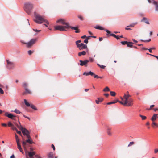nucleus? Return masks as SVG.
<instances>
[{"label": "nucleus", "mask_w": 158, "mask_h": 158, "mask_svg": "<svg viewBox=\"0 0 158 158\" xmlns=\"http://www.w3.org/2000/svg\"><path fill=\"white\" fill-rule=\"evenodd\" d=\"M34 15L36 19L34 20V21L36 23L38 24H41L43 22H44L47 24H49V22L47 20L44 19L42 16L35 12H34Z\"/></svg>", "instance_id": "obj_1"}, {"label": "nucleus", "mask_w": 158, "mask_h": 158, "mask_svg": "<svg viewBox=\"0 0 158 158\" xmlns=\"http://www.w3.org/2000/svg\"><path fill=\"white\" fill-rule=\"evenodd\" d=\"M33 7V5L30 2L26 3L24 4V10L28 15H30Z\"/></svg>", "instance_id": "obj_2"}, {"label": "nucleus", "mask_w": 158, "mask_h": 158, "mask_svg": "<svg viewBox=\"0 0 158 158\" xmlns=\"http://www.w3.org/2000/svg\"><path fill=\"white\" fill-rule=\"evenodd\" d=\"M69 25L66 24L65 26H57L54 27L55 30H58L60 31H66V29L69 28Z\"/></svg>", "instance_id": "obj_3"}, {"label": "nucleus", "mask_w": 158, "mask_h": 158, "mask_svg": "<svg viewBox=\"0 0 158 158\" xmlns=\"http://www.w3.org/2000/svg\"><path fill=\"white\" fill-rule=\"evenodd\" d=\"M36 40V39H32L29 42L24 44H27V47H30L35 42Z\"/></svg>", "instance_id": "obj_4"}, {"label": "nucleus", "mask_w": 158, "mask_h": 158, "mask_svg": "<svg viewBox=\"0 0 158 158\" xmlns=\"http://www.w3.org/2000/svg\"><path fill=\"white\" fill-rule=\"evenodd\" d=\"M6 61L7 63V67L8 69H10L14 67V64L13 62L9 61L8 60H6Z\"/></svg>", "instance_id": "obj_5"}, {"label": "nucleus", "mask_w": 158, "mask_h": 158, "mask_svg": "<svg viewBox=\"0 0 158 158\" xmlns=\"http://www.w3.org/2000/svg\"><path fill=\"white\" fill-rule=\"evenodd\" d=\"M24 102L25 104V105L27 107L30 106L31 108L33 109L34 110H37V108L34 106V105H33L32 104H31L28 102L27 100L25 99H24Z\"/></svg>", "instance_id": "obj_6"}, {"label": "nucleus", "mask_w": 158, "mask_h": 158, "mask_svg": "<svg viewBox=\"0 0 158 158\" xmlns=\"http://www.w3.org/2000/svg\"><path fill=\"white\" fill-rule=\"evenodd\" d=\"M80 45H79V47H77V48H79V50H81L84 49H86L87 50V51H88V49L86 44H85L83 43H81V44Z\"/></svg>", "instance_id": "obj_7"}, {"label": "nucleus", "mask_w": 158, "mask_h": 158, "mask_svg": "<svg viewBox=\"0 0 158 158\" xmlns=\"http://www.w3.org/2000/svg\"><path fill=\"white\" fill-rule=\"evenodd\" d=\"M5 116L8 117V118L11 119L12 120H16L15 118L16 117V116L13 115L11 113H8V112H6L5 113Z\"/></svg>", "instance_id": "obj_8"}, {"label": "nucleus", "mask_w": 158, "mask_h": 158, "mask_svg": "<svg viewBox=\"0 0 158 158\" xmlns=\"http://www.w3.org/2000/svg\"><path fill=\"white\" fill-rule=\"evenodd\" d=\"M20 129L22 131V132L23 134L25 135L29 133V131L25 128H23L22 126H21Z\"/></svg>", "instance_id": "obj_9"}, {"label": "nucleus", "mask_w": 158, "mask_h": 158, "mask_svg": "<svg viewBox=\"0 0 158 158\" xmlns=\"http://www.w3.org/2000/svg\"><path fill=\"white\" fill-rule=\"evenodd\" d=\"M56 23L59 24H61L63 25H68V23H66L65 20L63 19H60L56 21Z\"/></svg>", "instance_id": "obj_10"}, {"label": "nucleus", "mask_w": 158, "mask_h": 158, "mask_svg": "<svg viewBox=\"0 0 158 158\" xmlns=\"http://www.w3.org/2000/svg\"><path fill=\"white\" fill-rule=\"evenodd\" d=\"M79 62H80V64H78V65H80L81 66H87V64L88 63V60H80Z\"/></svg>", "instance_id": "obj_11"}, {"label": "nucleus", "mask_w": 158, "mask_h": 158, "mask_svg": "<svg viewBox=\"0 0 158 158\" xmlns=\"http://www.w3.org/2000/svg\"><path fill=\"white\" fill-rule=\"evenodd\" d=\"M127 101L125 100V101L127 102V105L128 106H131L133 104L132 99L131 98H130L127 100Z\"/></svg>", "instance_id": "obj_12"}, {"label": "nucleus", "mask_w": 158, "mask_h": 158, "mask_svg": "<svg viewBox=\"0 0 158 158\" xmlns=\"http://www.w3.org/2000/svg\"><path fill=\"white\" fill-rule=\"evenodd\" d=\"M149 19L146 17H143L141 20V22H144L147 24H149L150 23L149 22Z\"/></svg>", "instance_id": "obj_13"}, {"label": "nucleus", "mask_w": 158, "mask_h": 158, "mask_svg": "<svg viewBox=\"0 0 158 158\" xmlns=\"http://www.w3.org/2000/svg\"><path fill=\"white\" fill-rule=\"evenodd\" d=\"M24 89L25 91L23 92L22 94L23 95H24L27 94H31V91L28 88Z\"/></svg>", "instance_id": "obj_14"}, {"label": "nucleus", "mask_w": 158, "mask_h": 158, "mask_svg": "<svg viewBox=\"0 0 158 158\" xmlns=\"http://www.w3.org/2000/svg\"><path fill=\"white\" fill-rule=\"evenodd\" d=\"M35 154V152H28V156L29 158H34L33 156Z\"/></svg>", "instance_id": "obj_15"}, {"label": "nucleus", "mask_w": 158, "mask_h": 158, "mask_svg": "<svg viewBox=\"0 0 158 158\" xmlns=\"http://www.w3.org/2000/svg\"><path fill=\"white\" fill-rule=\"evenodd\" d=\"M86 52L85 51H84L82 52H79L78 53V56H80L81 55H83V56L85 55H86Z\"/></svg>", "instance_id": "obj_16"}, {"label": "nucleus", "mask_w": 158, "mask_h": 158, "mask_svg": "<svg viewBox=\"0 0 158 158\" xmlns=\"http://www.w3.org/2000/svg\"><path fill=\"white\" fill-rule=\"evenodd\" d=\"M121 43L123 45H125V44H127V43H130L131 44H133V43L132 42H127V41H121Z\"/></svg>", "instance_id": "obj_17"}, {"label": "nucleus", "mask_w": 158, "mask_h": 158, "mask_svg": "<svg viewBox=\"0 0 158 158\" xmlns=\"http://www.w3.org/2000/svg\"><path fill=\"white\" fill-rule=\"evenodd\" d=\"M157 114H154L153 116H152V118H151V120L152 121H155L156 120V118H157Z\"/></svg>", "instance_id": "obj_18"}, {"label": "nucleus", "mask_w": 158, "mask_h": 158, "mask_svg": "<svg viewBox=\"0 0 158 158\" xmlns=\"http://www.w3.org/2000/svg\"><path fill=\"white\" fill-rule=\"evenodd\" d=\"M94 28L97 29L105 30V29L104 28L100 26H96Z\"/></svg>", "instance_id": "obj_19"}, {"label": "nucleus", "mask_w": 158, "mask_h": 158, "mask_svg": "<svg viewBox=\"0 0 158 158\" xmlns=\"http://www.w3.org/2000/svg\"><path fill=\"white\" fill-rule=\"evenodd\" d=\"M17 145V147H18V148L19 150V151L22 152V153H23V150L21 148V145L20 143H18Z\"/></svg>", "instance_id": "obj_20"}, {"label": "nucleus", "mask_w": 158, "mask_h": 158, "mask_svg": "<svg viewBox=\"0 0 158 158\" xmlns=\"http://www.w3.org/2000/svg\"><path fill=\"white\" fill-rule=\"evenodd\" d=\"M130 96H131L129 94L126 95V94H124V97L125 98V100L127 101V100L129 99L128 98Z\"/></svg>", "instance_id": "obj_21"}, {"label": "nucleus", "mask_w": 158, "mask_h": 158, "mask_svg": "<svg viewBox=\"0 0 158 158\" xmlns=\"http://www.w3.org/2000/svg\"><path fill=\"white\" fill-rule=\"evenodd\" d=\"M53 153L52 152H50L48 154L49 158H53Z\"/></svg>", "instance_id": "obj_22"}, {"label": "nucleus", "mask_w": 158, "mask_h": 158, "mask_svg": "<svg viewBox=\"0 0 158 158\" xmlns=\"http://www.w3.org/2000/svg\"><path fill=\"white\" fill-rule=\"evenodd\" d=\"M27 85V84L26 83H23L22 85V86L24 87V89L28 88Z\"/></svg>", "instance_id": "obj_23"}, {"label": "nucleus", "mask_w": 158, "mask_h": 158, "mask_svg": "<svg viewBox=\"0 0 158 158\" xmlns=\"http://www.w3.org/2000/svg\"><path fill=\"white\" fill-rule=\"evenodd\" d=\"M69 28H71L72 29L77 30H78V27H72L69 26Z\"/></svg>", "instance_id": "obj_24"}, {"label": "nucleus", "mask_w": 158, "mask_h": 158, "mask_svg": "<svg viewBox=\"0 0 158 158\" xmlns=\"http://www.w3.org/2000/svg\"><path fill=\"white\" fill-rule=\"evenodd\" d=\"M81 40H78L76 41V44L77 47L79 46V45L81 44V43L79 44V43H81Z\"/></svg>", "instance_id": "obj_25"}, {"label": "nucleus", "mask_w": 158, "mask_h": 158, "mask_svg": "<svg viewBox=\"0 0 158 158\" xmlns=\"http://www.w3.org/2000/svg\"><path fill=\"white\" fill-rule=\"evenodd\" d=\"M31 139H27L26 140V142L27 143H28L29 144H31L34 143L32 141V140H31Z\"/></svg>", "instance_id": "obj_26"}, {"label": "nucleus", "mask_w": 158, "mask_h": 158, "mask_svg": "<svg viewBox=\"0 0 158 158\" xmlns=\"http://www.w3.org/2000/svg\"><path fill=\"white\" fill-rule=\"evenodd\" d=\"M110 130L111 129L109 128H108L107 129V133L108 134V135L110 136L111 135V133L110 131Z\"/></svg>", "instance_id": "obj_27"}, {"label": "nucleus", "mask_w": 158, "mask_h": 158, "mask_svg": "<svg viewBox=\"0 0 158 158\" xmlns=\"http://www.w3.org/2000/svg\"><path fill=\"white\" fill-rule=\"evenodd\" d=\"M120 103L121 104L124 105V106L127 105V102L125 101V100L124 101V102H123L121 101H119L118 100V102Z\"/></svg>", "instance_id": "obj_28"}, {"label": "nucleus", "mask_w": 158, "mask_h": 158, "mask_svg": "<svg viewBox=\"0 0 158 158\" xmlns=\"http://www.w3.org/2000/svg\"><path fill=\"white\" fill-rule=\"evenodd\" d=\"M152 126L153 127H154V126H156L157 127H158V125L155 122H153L152 124Z\"/></svg>", "instance_id": "obj_29"}, {"label": "nucleus", "mask_w": 158, "mask_h": 158, "mask_svg": "<svg viewBox=\"0 0 158 158\" xmlns=\"http://www.w3.org/2000/svg\"><path fill=\"white\" fill-rule=\"evenodd\" d=\"M13 111L17 114H20L22 113L20 111L17 109H15Z\"/></svg>", "instance_id": "obj_30"}, {"label": "nucleus", "mask_w": 158, "mask_h": 158, "mask_svg": "<svg viewBox=\"0 0 158 158\" xmlns=\"http://www.w3.org/2000/svg\"><path fill=\"white\" fill-rule=\"evenodd\" d=\"M137 22H135V23H132L131 24H130L129 25V27H134V26L137 24Z\"/></svg>", "instance_id": "obj_31"}, {"label": "nucleus", "mask_w": 158, "mask_h": 158, "mask_svg": "<svg viewBox=\"0 0 158 158\" xmlns=\"http://www.w3.org/2000/svg\"><path fill=\"white\" fill-rule=\"evenodd\" d=\"M110 90V89L108 87H106L103 90L104 92L109 91Z\"/></svg>", "instance_id": "obj_32"}, {"label": "nucleus", "mask_w": 158, "mask_h": 158, "mask_svg": "<svg viewBox=\"0 0 158 158\" xmlns=\"http://www.w3.org/2000/svg\"><path fill=\"white\" fill-rule=\"evenodd\" d=\"M110 94L112 96H114L116 95V93L114 91H111L110 92Z\"/></svg>", "instance_id": "obj_33"}, {"label": "nucleus", "mask_w": 158, "mask_h": 158, "mask_svg": "<svg viewBox=\"0 0 158 158\" xmlns=\"http://www.w3.org/2000/svg\"><path fill=\"white\" fill-rule=\"evenodd\" d=\"M88 73L89 75H90L91 76H94V75H95L93 72L91 71L88 72Z\"/></svg>", "instance_id": "obj_34"}, {"label": "nucleus", "mask_w": 158, "mask_h": 158, "mask_svg": "<svg viewBox=\"0 0 158 158\" xmlns=\"http://www.w3.org/2000/svg\"><path fill=\"white\" fill-rule=\"evenodd\" d=\"M139 116L142 118V119L143 120H144L146 118V117L145 116L140 115Z\"/></svg>", "instance_id": "obj_35"}, {"label": "nucleus", "mask_w": 158, "mask_h": 158, "mask_svg": "<svg viewBox=\"0 0 158 158\" xmlns=\"http://www.w3.org/2000/svg\"><path fill=\"white\" fill-rule=\"evenodd\" d=\"M97 65L99 66L102 69H104L105 67V66L102 65H100L98 64H97Z\"/></svg>", "instance_id": "obj_36"}, {"label": "nucleus", "mask_w": 158, "mask_h": 158, "mask_svg": "<svg viewBox=\"0 0 158 158\" xmlns=\"http://www.w3.org/2000/svg\"><path fill=\"white\" fill-rule=\"evenodd\" d=\"M107 32V34H106V35H108L109 34H110L111 33V32H110V31H109V30H108L107 29H106V30H105Z\"/></svg>", "instance_id": "obj_37"}, {"label": "nucleus", "mask_w": 158, "mask_h": 158, "mask_svg": "<svg viewBox=\"0 0 158 158\" xmlns=\"http://www.w3.org/2000/svg\"><path fill=\"white\" fill-rule=\"evenodd\" d=\"M94 77L95 78H102V77H99L98 75H95V74L94 75Z\"/></svg>", "instance_id": "obj_38"}, {"label": "nucleus", "mask_w": 158, "mask_h": 158, "mask_svg": "<svg viewBox=\"0 0 158 158\" xmlns=\"http://www.w3.org/2000/svg\"><path fill=\"white\" fill-rule=\"evenodd\" d=\"M28 53L29 55H31L33 52L31 50H29L28 51Z\"/></svg>", "instance_id": "obj_39"}, {"label": "nucleus", "mask_w": 158, "mask_h": 158, "mask_svg": "<svg viewBox=\"0 0 158 158\" xmlns=\"http://www.w3.org/2000/svg\"><path fill=\"white\" fill-rule=\"evenodd\" d=\"M78 17L81 20H83L84 19L83 17L81 15H78Z\"/></svg>", "instance_id": "obj_40"}, {"label": "nucleus", "mask_w": 158, "mask_h": 158, "mask_svg": "<svg viewBox=\"0 0 158 158\" xmlns=\"http://www.w3.org/2000/svg\"><path fill=\"white\" fill-rule=\"evenodd\" d=\"M25 135L26 136L27 138L28 139H31V138L30 135V133H27V134Z\"/></svg>", "instance_id": "obj_41"}, {"label": "nucleus", "mask_w": 158, "mask_h": 158, "mask_svg": "<svg viewBox=\"0 0 158 158\" xmlns=\"http://www.w3.org/2000/svg\"><path fill=\"white\" fill-rule=\"evenodd\" d=\"M94 59L91 57H89V60H88V62H93L94 61Z\"/></svg>", "instance_id": "obj_42"}, {"label": "nucleus", "mask_w": 158, "mask_h": 158, "mask_svg": "<svg viewBox=\"0 0 158 158\" xmlns=\"http://www.w3.org/2000/svg\"><path fill=\"white\" fill-rule=\"evenodd\" d=\"M88 39H89V38L88 37L87 38V39H85V40H84V42L85 43H86V44H87L88 42Z\"/></svg>", "instance_id": "obj_43"}, {"label": "nucleus", "mask_w": 158, "mask_h": 158, "mask_svg": "<svg viewBox=\"0 0 158 158\" xmlns=\"http://www.w3.org/2000/svg\"><path fill=\"white\" fill-rule=\"evenodd\" d=\"M15 129H16V131L17 133L18 134H20L21 135H22V134H21V132L20 131H18V130L16 128H15Z\"/></svg>", "instance_id": "obj_44"}, {"label": "nucleus", "mask_w": 158, "mask_h": 158, "mask_svg": "<svg viewBox=\"0 0 158 158\" xmlns=\"http://www.w3.org/2000/svg\"><path fill=\"white\" fill-rule=\"evenodd\" d=\"M130 43H127V46L128 47L132 48L133 47V45L131 44H129Z\"/></svg>", "instance_id": "obj_45"}, {"label": "nucleus", "mask_w": 158, "mask_h": 158, "mask_svg": "<svg viewBox=\"0 0 158 158\" xmlns=\"http://www.w3.org/2000/svg\"><path fill=\"white\" fill-rule=\"evenodd\" d=\"M26 141H23L22 142V144L23 146L25 147V146L26 145Z\"/></svg>", "instance_id": "obj_46"}, {"label": "nucleus", "mask_w": 158, "mask_h": 158, "mask_svg": "<svg viewBox=\"0 0 158 158\" xmlns=\"http://www.w3.org/2000/svg\"><path fill=\"white\" fill-rule=\"evenodd\" d=\"M0 93L1 94H4V91L1 88H0Z\"/></svg>", "instance_id": "obj_47"}, {"label": "nucleus", "mask_w": 158, "mask_h": 158, "mask_svg": "<svg viewBox=\"0 0 158 158\" xmlns=\"http://www.w3.org/2000/svg\"><path fill=\"white\" fill-rule=\"evenodd\" d=\"M129 26H127L125 28V29L126 30H131V29L129 27Z\"/></svg>", "instance_id": "obj_48"}, {"label": "nucleus", "mask_w": 158, "mask_h": 158, "mask_svg": "<svg viewBox=\"0 0 158 158\" xmlns=\"http://www.w3.org/2000/svg\"><path fill=\"white\" fill-rule=\"evenodd\" d=\"M98 99L100 101V102H102L103 101V99L102 98H98Z\"/></svg>", "instance_id": "obj_49"}, {"label": "nucleus", "mask_w": 158, "mask_h": 158, "mask_svg": "<svg viewBox=\"0 0 158 158\" xmlns=\"http://www.w3.org/2000/svg\"><path fill=\"white\" fill-rule=\"evenodd\" d=\"M134 143V142H130L129 144L128 145V147H129V146H131V145H132V144H133Z\"/></svg>", "instance_id": "obj_50"}, {"label": "nucleus", "mask_w": 158, "mask_h": 158, "mask_svg": "<svg viewBox=\"0 0 158 158\" xmlns=\"http://www.w3.org/2000/svg\"><path fill=\"white\" fill-rule=\"evenodd\" d=\"M110 35L111 36H113V37L115 38V37H116V35L115 34H110Z\"/></svg>", "instance_id": "obj_51"}, {"label": "nucleus", "mask_w": 158, "mask_h": 158, "mask_svg": "<svg viewBox=\"0 0 158 158\" xmlns=\"http://www.w3.org/2000/svg\"><path fill=\"white\" fill-rule=\"evenodd\" d=\"M8 126L10 127L12 126V123L10 122H9L8 123Z\"/></svg>", "instance_id": "obj_52"}, {"label": "nucleus", "mask_w": 158, "mask_h": 158, "mask_svg": "<svg viewBox=\"0 0 158 158\" xmlns=\"http://www.w3.org/2000/svg\"><path fill=\"white\" fill-rule=\"evenodd\" d=\"M83 75H85L86 76H88L89 75L88 72H84L83 73Z\"/></svg>", "instance_id": "obj_53"}, {"label": "nucleus", "mask_w": 158, "mask_h": 158, "mask_svg": "<svg viewBox=\"0 0 158 158\" xmlns=\"http://www.w3.org/2000/svg\"><path fill=\"white\" fill-rule=\"evenodd\" d=\"M33 30L35 31H36V32H40V30H37V29H33Z\"/></svg>", "instance_id": "obj_54"}, {"label": "nucleus", "mask_w": 158, "mask_h": 158, "mask_svg": "<svg viewBox=\"0 0 158 158\" xmlns=\"http://www.w3.org/2000/svg\"><path fill=\"white\" fill-rule=\"evenodd\" d=\"M154 106V105H151L150 106V108H148L147 109L148 110H150L151 108H152V107H153Z\"/></svg>", "instance_id": "obj_55"}, {"label": "nucleus", "mask_w": 158, "mask_h": 158, "mask_svg": "<svg viewBox=\"0 0 158 158\" xmlns=\"http://www.w3.org/2000/svg\"><path fill=\"white\" fill-rule=\"evenodd\" d=\"M118 102V100H115L114 101H113V104H114V103H116V102Z\"/></svg>", "instance_id": "obj_56"}, {"label": "nucleus", "mask_w": 158, "mask_h": 158, "mask_svg": "<svg viewBox=\"0 0 158 158\" xmlns=\"http://www.w3.org/2000/svg\"><path fill=\"white\" fill-rule=\"evenodd\" d=\"M158 152V149H155L154 150V153H156Z\"/></svg>", "instance_id": "obj_57"}, {"label": "nucleus", "mask_w": 158, "mask_h": 158, "mask_svg": "<svg viewBox=\"0 0 158 158\" xmlns=\"http://www.w3.org/2000/svg\"><path fill=\"white\" fill-rule=\"evenodd\" d=\"M16 141L17 144H18V143H19L20 140L19 139H16Z\"/></svg>", "instance_id": "obj_58"}, {"label": "nucleus", "mask_w": 158, "mask_h": 158, "mask_svg": "<svg viewBox=\"0 0 158 158\" xmlns=\"http://www.w3.org/2000/svg\"><path fill=\"white\" fill-rule=\"evenodd\" d=\"M151 55V56H154V57L156 58L158 60V56H156V55Z\"/></svg>", "instance_id": "obj_59"}, {"label": "nucleus", "mask_w": 158, "mask_h": 158, "mask_svg": "<svg viewBox=\"0 0 158 158\" xmlns=\"http://www.w3.org/2000/svg\"><path fill=\"white\" fill-rule=\"evenodd\" d=\"M95 102L97 104H99L100 101L98 99L95 100Z\"/></svg>", "instance_id": "obj_60"}, {"label": "nucleus", "mask_w": 158, "mask_h": 158, "mask_svg": "<svg viewBox=\"0 0 158 158\" xmlns=\"http://www.w3.org/2000/svg\"><path fill=\"white\" fill-rule=\"evenodd\" d=\"M2 126L6 127L7 126V124L6 123H3L2 124Z\"/></svg>", "instance_id": "obj_61"}, {"label": "nucleus", "mask_w": 158, "mask_h": 158, "mask_svg": "<svg viewBox=\"0 0 158 158\" xmlns=\"http://www.w3.org/2000/svg\"><path fill=\"white\" fill-rule=\"evenodd\" d=\"M113 102H108L107 103V105H110V104H113Z\"/></svg>", "instance_id": "obj_62"}, {"label": "nucleus", "mask_w": 158, "mask_h": 158, "mask_svg": "<svg viewBox=\"0 0 158 158\" xmlns=\"http://www.w3.org/2000/svg\"><path fill=\"white\" fill-rule=\"evenodd\" d=\"M51 147L53 148L54 150H55V148L53 144H52V145Z\"/></svg>", "instance_id": "obj_63"}, {"label": "nucleus", "mask_w": 158, "mask_h": 158, "mask_svg": "<svg viewBox=\"0 0 158 158\" xmlns=\"http://www.w3.org/2000/svg\"><path fill=\"white\" fill-rule=\"evenodd\" d=\"M10 158H15V156L14 154H13L11 156Z\"/></svg>", "instance_id": "obj_64"}]
</instances>
